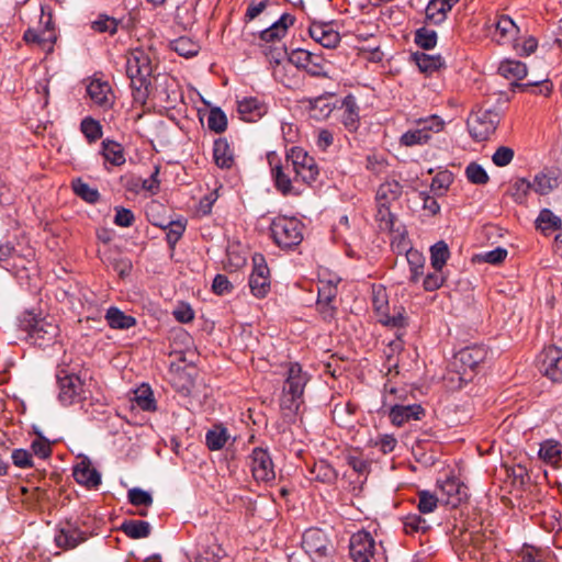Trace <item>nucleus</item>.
Here are the masks:
<instances>
[{
    "label": "nucleus",
    "mask_w": 562,
    "mask_h": 562,
    "mask_svg": "<svg viewBox=\"0 0 562 562\" xmlns=\"http://www.w3.org/2000/svg\"><path fill=\"white\" fill-rule=\"evenodd\" d=\"M126 75L131 80L134 103L143 106L151 87V53L145 48H132L126 54Z\"/></svg>",
    "instance_id": "obj_1"
},
{
    "label": "nucleus",
    "mask_w": 562,
    "mask_h": 562,
    "mask_svg": "<svg viewBox=\"0 0 562 562\" xmlns=\"http://www.w3.org/2000/svg\"><path fill=\"white\" fill-rule=\"evenodd\" d=\"M198 360L193 338L184 329L178 328V393L182 396H193L196 392Z\"/></svg>",
    "instance_id": "obj_2"
},
{
    "label": "nucleus",
    "mask_w": 562,
    "mask_h": 562,
    "mask_svg": "<svg viewBox=\"0 0 562 562\" xmlns=\"http://www.w3.org/2000/svg\"><path fill=\"white\" fill-rule=\"evenodd\" d=\"M293 171L294 182L312 184L319 175V168L313 156L299 146L286 150V168Z\"/></svg>",
    "instance_id": "obj_3"
},
{
    "label": "nucleus",
    "mask_w": 562,
    "mask_h": 562,
    "mask_svg": "<svg viewBox=\"0 0 562 562\" xmlns=\"http://www.w3.org/2000/svg\"><path fill=\"white\" fill-rule=\"evenodd\" d=\"M304 225L296 217L279 216L270 224L273 241L282 249H293L303 240Z\"/></svg>",
    "instance_id": "obj_4"
},
{
    "label": "nucleus",
    "mask_w": 562,
    "mask_h": 562,
    "mask_svg": "<svg viewBox=\"0 0 562 562\" xmlns=\"http://www.w3.org/2000/svg\"><path fill=\"white\" fill-rule=\"evenodd\" d=\"M21 328L26 331L34 344L45 346L58 335V326L47 318H40L32 312H24L20 318Z\"/></svg>",
    "instance_id": "obj_5"
},
{
    "label": "nucleus",
    "mask_w": 562,
    "mask_h": 562,
    "mask_svg": "<svg viewBox=\"0 0 562 562\" xmlns=\"http://www.w3.org/2000/svg\"><path fill=\"white\" fill-rule=\"evenodd\" d=\"M445 122L437 115L422 117L416 121V127L406 131L400 138V144L406 147L425 145L431 139V133L443 128Z\"/></svg>",
    "instance_id": "obj_6"
},
{
    "label": "nucleus",
    "mask_w": 562,
    "mask_h": 562,
    "mask_svg": "<svg viewBox=\"0 0 562 562\" xmlns=\"http://www.w3.org/2000/svg\"><path fill=\"white\" fill-rule=\"evenodd\" d=\"M56 378L59 386L58 398L63 405H72L87 397L86 383L78 374L60 369Z\"/></svg>",
    "instance_id": "obj_7"
},
{
    "label": "nucleus",
    "mask_w": 562,
    "mask_h": 562,
    "mask_svg": "<svg viewBox=\"0 0 562 562\" xmlns=\"http://www.w3.org/2000/svg\"><path fill=\"white\" fill-rule=\"evenodd\" d=\"M499 114L492 109L473 111L468 121V130L476 142L486 140L499 124Z\"/></svg>",
    "instance_id": "obj_8"
},
{
    "label": "nucleus",
    "mask_w": 562,
    "mask_h": 562,
    "mask_svg": "<svg viewBox=\"0 0 562 562\" xmlns=\"http://www.w3.org/2000/svg\"><path fill=\"white\" fill-rule=\"evenodd\" d=\"M289 61L312 77L329 78L328 63L321 54L296 48L289 53Z\"/></svg>",
    "instance_id": "obj_9"
},
{
    "label": "nucleus",
    "mask_w": 562,
    "mask_h": 562,
    "mask_svg": "<svg viewBox=\"0 0 562 562\" xmlns=\"http://www.w3.org/2000/svg\"><path fill=\"white\" fill-rule=\"evenodd\" d=\"M540 373L554 383H562V349L557 346L544 347L538 356Z\"/></svg>",
    "instance_id": "obj_10"
},
{
    "label": "nucleus",
    "mask_w": 562,
    "mask_h": 562,
    "mask_svg": "<svg viewBox=\"0 0 562 562\" xmlns=\"http://www.w3.org/2000/svg\"><path fill=\"white\" fill-rule=\"evenodd\" d=\"M252 263L254 267L248 281L250 292L254 296L263 299L270 291V270L261 254L254 255Z\"/></svg>",
    "instance_id": "obj_11"
},
{
    "label": "nucleus",
    "mask_w": 562,
    "mask_h": 562,
    "mask_svg": "<svg viewBox=\"0 0 562 562\" xmlns=\"http://www.w3.org/2000/svg\"><path fill=\"white\" fill-rule=\"evenodd\" d=\"M374 549L375 541L369 531L360 530L351 536L349 550L355 562H370V559L378 562L374 557Z\"/></svg>",
    "instance_id": "obj_12"
},
{
    "label": "nucleus",
    "mask_w": 562,
    "mask_h": 562,
    "mask_svg": "<svg viewBox=\"0 0 562 562\" xmlns=\"http://www.w3.org/2000/svg\"><path fill=\"white\" fill-rule=\"evenodd\" d=\"M250 468L257 482H271L276 479L274 465L267 449L257 447L250 454Z\"/></svg>",
    "instance_id": "obj_13"
},
{
    "label": "nucleus",
    "mask_w": 562,
    "mask_h": 562,
    "mask_svg": "<svg viewBox=\"0 0 562 562\" xmlns=\"http://www.w3.org/2000/svg\"><path fill=\"white\" fill-rule=\"evenodd\" d=\"M295 23V16L290 13H283L279 20L273 22L269 27L258 33L261 45H274L282 43V38L288 34V30Z\"/></svg>",
    "instance_id": "obj_14"
},
{
    "label": "nucleus",
    "mask_w": 562,
    "mask_h": 562,
    "mask_svg": "<svg viewBox=\"0 0 562 562\" xmlns=\"http://www.w3.org/2000/svg\"><path fill=\"white\" fill-rule=\"evenodd\" d=\"M328 544L329 541L321 529L311 528L303 533L302 548L313 560L327 557Z\"/></svg>",
    "instance_id": "obj_15"
},
{
    "label": "nucleus",
    "mask_w": 562,
    "mask_h": 562,
    "mask_svg": "<svg viewBox=\"0 0 562 562\" xmlns=\"http://www.w3.org/2000/svg\"><path fill=\"white\" fill-rule=\"evenodd\" d=\"M269 165L271 168V177L274 183L276 189L282 195L295 194L297 195L300 192L294 189L293 186V177L290 173H286L283 164L280 161L278 156L274 153H270L268 155Z\"/></svg>",
    "instance_id": "obj_16"
},
{
    "label": "nucleus",
    "mask_w": 562,
    "mask_h": 562,
    "mask_svg": "<svg viewBox=\"0 0 562 562\" xmlns=\"http://www.w3.org/2000/svg\"><path fill=\"white\" fill-rule=\"evenodd\" d=\"M310 380L299 362H289L282 392L304 397L305 386Z\"/></svg>",
    "instance_id": "obj_17"
},
{
    "label": "nucleus",
    "mask_w": 562,
    "mask_h": 562,
    "mask_svg": "<svg viewBox=\"0 0 562 562\" xmlns=\"http://www.w3.org/2000/svg\"><path fill=\"white\" fill-rule=\"evenodd\" d=\"M87 539V533L70 522L61 524L54 537L55 544L63 550L75 549Z\"/></svg>",
    "instance_id": "obj_18"
},
{
    "label": "nucleus",
    "mask_w": 562,
    "mask_h": 562,
    "mask_svg": "<svg viewBox=\"0 0 562 562\" xmlns=\"http://www.w3.org/2000/svg\"><path fill=\"white\" fill-rule=\"evenodd\" d=\"M340 123L349 133H356L360 127V106L357 98L349 93L340 102Z\"/></svg>",
    "instance_id": "obj_19"
},
{
    "label": "nucleus",
    "mask_w": 562,
    "mask_h": 562,
    "mask_svg": "<svg viewBox=\"0 0 562 562\" xmlns=\"http://www.w3.org/2000/svg\"><path fill=\"white\" fill-rule=\"evenodd\" d=\"M487 353L488 351L485 346L472 345L458 351L454 359L460 363L461 369H463L464 372H467V370L474 371L479 364L484 362Z\"/></svg>",
    "instance_id": "obj_20"
},
{
    "label": "nucleus",
    "mask_w": 562,
    "mask_h": 562,
    "mask_svg": "<svg viewBox=\"0 0 562 562\" xmlns=\"http://www.w3.org/2000/svg\"><path fill=\"white\" fill-rule=\"evenodd\" d=\"M425 416V409L419 404L393 405L389 417L394 426L401 427L409 420H420Z\"/></svg>",
    "instance_id": "obj_21"
},
{
    "label": "nucleus",
    "mask_w": 562,
    "mask_h": 562,
    "mask_svg": "<svg viewBox=\"0 0 562 562\" xmlns=\"http://www.w3.org/2000/svg\"><path fill=\"white\" fill-rule=\"evenodd\" d=\"M49 22H47V25L43 30H34L29 29L25 31L23 35V40L27 44H35L37 45L42 50L49 54L54 50V44L57 40L56 33L54 29H50Z\"/></svg>",
    "instance_id": "obj_22"
},
{
    "label": "nucleus",
    "mask_w": 562,
    "mask_h": 562,
    "mask_svg": "<svg viewBox=\"0 0 562 562\" xmlns=\"http://www.w3.org/2000/svg\"><path fill=\"white\" fill-rule=\"evenodd\" d=\"M74 477L80 485L95 488L101 484V474L87 459L81 460L74 469Z\"/></svg>",
    "instance_id": "obj_23"
},
{
    "label": "nucleus",
    "mask_w": 562,
    "mask_h": 562,
    "mask_svg": "<svg viewBox=\"0 0 562 562\" xmlns=\"http://www.w3.org/2000/svg\"><path fill=\"white\" fill-rule=\"evenodd\" d=\"M87 93L102 109H109L113 104V93L106 81L92 80L87 87Z\"/></svg>",
    "instance_id": "obj_24"
},
{
    "label": "nucleus",
    "mask_w": 562,
    "mask_h": 562,
    "mask_svg": "<svg viewBox=\"0 0 562 562\" xmlns=\"http://www.w3.org/2000/svg\"><path fill=\"white\" fill-rule=\"evenodd\" d=\"M409 59L418 67L420 72L428 76L446 67L445 59L440 55L415 52L411 54Z\"/></svg>",
    "instance_id": "obj_25"
},
{
    "label": "nucleus",
    "mask_w": 562,
    "mask_h": 562,
    "mask_svg": "<svg viewBox=\"0 0 562 562\" xmlns=\"http://www.w3.org/2000/svg\"><path fill=\"white\" fill-rule=\"evenodd\" d=\"M403 192L402 184L396 180H386L381 183L375 193L376 205H389L397 201Z\"/></svg>",
    "instance_id": "obj_26"
},
{
    "label": "nucleus",
    "mask_w": 562,
    "mask_h": 562,
    "mask_svg": "<svg viewBox=\"0 0 562 562\" xmlns=\"http://www.w3.org/2000/svg\"><path fill=\"white\" fill-rule=\"evenodd\" d=\"M441 490L448 495V503L457 507L469 498L468 486L457 479H448L442 485Z\"/></svg>",
    "instance_id": "obj_27"
},
{
    "label": "nucleus",
    "mask_w": 562,
    "mask_h": 562,
    "mask_svg": "<svg viewBox=\"0 0 562 562\" xmlns=\"http://www.w3.org/2000/svg\"><path fill=\"white\" fill-rule=\"evenodd\" d=\"M33 256L34 252L32 249H29L26 254L21 256L9 243L0 244V266L2 267H7L10 265V261H12L13 267H21L24 269V261L30 262Z\"/></svg>",
    "instance_id": "obj_28"
},
{
    "label": "nucleus",
    "mask_w": 562,
    "mask_h": 562,
    "mask_svg": "<svg viewBox=\"0 0 562 562\" xmlns=\"http://www.w3.org/2000/svg\"><path fill=\"white\" fill-rule=\"evenodd\" d=\"M279 402L283 418L288 423H295L300 408L304 404V397L281 392Z\"/></svg>",
    "instance_id": "obj_29"
},
{
    "label": "nucleus",
    "mask_w": 562,
    "mask_h": 562,
    "mask_svg": "<svg viewBox=\"0 0 562 562\" xmlns=\"http://www.w3.org/2000/svg\"><path fill=\"white\" fill-rule=\"evenodd\" d=\"M213 158L217 167L229 169L234 165V153L226 138H218L214 142Z\"/></svg>",
    "instance_id": "obj_30"
},
{
    "label": "nucleus",
    "mask_w": 562,
    "mask_h": 562,
    "mask_svg": "<svg viewBox=\"0 0 562 562\" xmlns=\"http://www.w3.org/2000/svg\"><path fill=\"white\" fill-rule=\"evenodd\" d=\"M238 112L248 122H255L266 113L265 105L257 98H245L238 101Z\"/></svg>",
    "instance_id": "obj_31"
},
{
    "label": "nucleus",
    "mask_w": 562,
    "mask_h": 562,
    "mask_svg": "<svg viewBox=\"0 0 562 562\" xmlns=\"http://www.w3.org/2000/svg\"><path fill=\"white\" fill-rule=\"evenodd\" d=\"M229 439L227 428L222 424L217 423L206 431L205 446L211 451L221 450Z\"/></svg>",
    "instance_id": "obj_32"
},
{
    "label": "nucleus",
    "mask_w": 562,
    "mask_h": 562,
    "mask_svg": "<svg viewBox=\"0 0 562 562\" xmlns=\"http://www.w3.org/2000/svg\"><path fill=\"white\" fill-rule=\"evenodd\" d=\"M536 228L546 236L554 231L562 229V220L550 209H542L536 220Z\"/></svg>",
    "instance_id": "obj_33"
},
{
    "label": "nucleus",
    "mask_w": 562,
    "mask_h": 562,
    "mask_svg": "<svg viewBox=\"0 0 562 562\" xmlns=\"http://www.w3.org/2000/svg\"><path fill=\"white\" fill-rule=\"evenodd\" d=\"M562 446L554 439H547L540 443L539 458L553 465L559 467L561 462Z\"/></svg>",
    "instance_id": "obj_34"
},
{
    "label": "nucleus",
    "mask_w": 562,
    "mask_h": 562,
    "mask_svg": "<svg viewBox=\"0 0 562 562\" xmlns=\"http://www.w3.org/2000/svg\"><path fill=\"white\" fill-rule=\"evenodd\" d=\"M119 529L131 539H143L150 535L151 526L145 520L128 519Z\"/></svg>",
    "instance_id": "obj_35"
},
{
    "label": "nucleus",
    "mask_w": 562,
    "mask_h": 562,
    "mask_svg": "<svg viewBox=\"0 0 562 562\" xmlns=\"http://www.w3.org/2000/svg\"><path fill=\"white\" fill-rule=\"evenodd\" d=\"M558 186L559 179L551 171H541L537 173L531 182L532 190L540 195L549 194Z\"/></svg>",
    "instance_id": "obj_36"
},
{
    "label": "nucleus",
    "mask_w": 562,
    "mask_h": 562,
    "mask_svg": "<svg viewBox=\"0 0 562 562\" xmlns=\"http://www.w3.org/2000/svg\"><path fill=\"white\" fill-rule=\"evenodd\" d=\"M101 147V154L106 162L113 166H121L125 162L124 149L121 144L105 139Z\"/></svg>",
    "instance_id": "obj_37"
},
{
    "label": "nucleus",
    "mask_w": 562,
    "mask_h": 562,
    "mask_svg": "<svg viewBox=\"0 0 562 562\" xmlns=\"http://www.w3.org/2000/svg\"><path fill=\"white\" fill-rule=\"evenodd\" d=\"M405 256L411 271L409 281L416 283L424 274L425 257L422 252L414 248L406 249Z\"/></svg>",
    "instance_id": "obj_38"
},
{
    "label": "nucleus",
    "mask_w": 562,
    "mask_h": 562,
    "mask_svg": "<svg viewBox=\"0 0 562 562\" xmlns=\"http://www.w3.org/2000/svg\"><path fill=\"white\" fill-rule=\"evenodd\" d=\"M498 74L506 79L521 80L527 76V66L519 60H504L499 64Z\"/></svg>",
    "instance_id": "obj_39"
},
{
    "label": "nucleus",
    "mask_w": 562,
    "mask_h": 562,
    "mask_svg": "<svg viewBox=\"0 0 562 562\" xmlns=\"http://www.w3.org/2000/svg\"><path fill=\"white\" fill-rule=\"evenodd\" d=\"M105 319L111 328L128 329L135 325V318L124 314L116 307H110L106 311Z\"/></svg>",
    "instance_id": "obj_40"
},
{
    "label": "nucleus",
    "mask_w": 562,
    "mask_h": 562,
    "mask_svg": "<svg viewBox=\"0 0 562 562\" xmlns=\"http://www.w3.org/2000/svg\"><path fill=\"white\" fill-rule=\"evenodd\" d=\"M430 263L434 270H442L450 257V250L445 240L434 244L430 249Z\"/></svg>",
    "instance_id": "obj_41"
},
{
    "label": "nucleus",
    "mask_w": 562,
    "mask_h": 562,
    "mask_svg": "<svg viewBox=\"0 0 562 562\" xmlns=\"http://www.w3.org/2000/svg\"><path fill=\"white\" fill-rule=\"evenodd\" d=\"M448 9L439 0H430L425 10L426 22L440 25L447 19Z\"/></svg>",
    "instance_id": "obj_42"
},
{
    "label": "nucleus",
    "mask_w": 562,
    "mask_h": 562,
    "mask_svg": "<svg viewBox=\"0 0 562 562\" xmlns=\"http://www.w3.org/2000/svg\"><path fill=\"white\" fill-rule=\"evenodd\" d=\"M438 35L435 30L426 26L419 27L415 31L414 42L424 50H430L437 45Z\"/></svg>",
    "instance_id": "obj_43"
},
{
    "label": "nucleus",
    "mask_w": 562,
    "mask_h": 562,
    "mask_svg": "<svg viewBox=\"0 0 562 562\" xmlns=\"http://www.w3.org/2000/svg\"><path fill=\"white\" fill-rule=\"evenodd\" d=\"M379 322L386 327L396 329V333L405 331L407 327V317L405 310L400 307L394 315H390L389 311L379 318Z\"/></svg>",
    "instance_id": "obj_44"
},
{
    "label": "nucleus",
    "mask_w": 562,
    "mask_h": 562,
    "mask_svg": "<svg viewBox=\"0 0 562 562\" xmlns=\"http://www.w3.org/2000/svg\"><path fill=\"white\" fill-rule=\"evenodd\" d=\"M518 26L508 15H502L496 23V36L498 43H505L518 33Z\"/></svg>",
    "instance_id": "obj_45"
},
{
    "label": "nucleus",
    "mask_w": 562,
    "mask_h": 562,
    "mask_svg": "<svg viewBox=\"0 0 562 562\" xmlns=\"http://www.w3.org/2000/svg\"><path fill=\"white\" fill-rule=\"evenodd\" d=\"M510 196L518 204H525L527 202V196L532 190L531 181L526 178H518L515 182L510 184Z\"/></svg>",
    "instance_id": "obj_46"
},
{
    "label": "nucleus",
    "mask_w": 562,
    "mask_h": 562,
    "mask_svg": "<svg viewBox=\"0 0 562 562\" xmlns=\"http://www.w3.org/2000/svg\"><path fill=\"white\" fill-rule=\"evenodd\" d=\"M375 221L381 231L393 232L396 216L391 212V206L376 205Z\"/></svg>",
    "instance_id": "obj_47"
},
{
    "label": "nucleus",
    "mask_w": 562,
    "mask_h": 562,
    "mask_svg": "<svg viewBox=\"0 0 562 562\" xmlns=\"http://www.w3.org/2000/svg\"><path fill=\"white\" fill-rule=\"evenodd\" d=\"M403 529L406 535H413L419 531L426 532L430 529V526L420 515L411 514L404 518Z\"/></svg>",
    "instance_id": "obj_48"
},
{
    "label": "nucleus",
    "mask_w": 562,
    "mask_h": 562,
    "mask_svg": "<svg viewBox=\"0 0 562 562\" xmlns=\"http://www.w3.org/2000/svg\"><path fill=\"white\" fill-rule=\"evenodd\" d=\"M372 306L379 318L389 311L387 293L384 286L373 285L372 288Z\"/></svg>",
    "instance_id": "obj_49"
},
{
    "label": "nucleus",
    "mask_w": 562,
    "mask_h": 562,
    "mask_svg": "<svg viewBox=\"0 0 562 562\" xmlns=\"http://www.w3.org/2000/svg\"><path fill=\"white\" fill-rule=\"evenodd\" d=\"M80 130L89 143H94L102 137L101 124L90 116L81 121Z\"/></svg>",
    "instance_id": "obj_50"
},
{
    "label": "nucleus",
    "mask_w": 562,
    "mask_h": 562,
    "mask_svg": "<svg viewBox=\"0 0 562 562\" xmlns=\"http://www.w3.org/2000/svg\"><path fill=\"white\" fill-rule=\"evenodd\" d=\"M133 401L143 411H153L155 408L153 392L148 385L143 384L136 389Z\"/></svg>",
    "instance_id": "obj_51"
},
{
    "label": "nucleus",
    "mask_w": 562,
    "mask_h": 562,
    "mask_svg": "<svg viewBox=\"0 0 562 562\" xmlns=\"http://www.w3.org/2000/svg\"><path fill=\"white\" fill-rule=\"evenodd\" d=\"M74 192L82 200L89 203H95L100 199V193L95 188L90 187L81 179H77L72 182Z\"/></svg>",
    "instance_id": "obj_52"
},
{
    "label": "nucleus",
    "mask_w": 562,
    "mask_h": 562,
    "mask_svg": "<svg viewBox=\"0 0 562 562\" xmlns=\"http://www.w3.org/2000/svg\"><path fill=\"white\" fill-rule=\"evenodd\" d=\"M311 473L314 475L315 480L323 483L331 482L336 479V472L334 468L325 460L315 462L311 469Z\"/></svg>",
    "instance_id": "obj_53"
},
{
    "label": "nucleus",
    "mask_w": 562,
    "mask_h": 562,
    "mask_svg": "<svg viewBox=\"0 0 562 562\" xmlns=\"http://www.w3.org/2000/svg\"><path fill=\"white\" fill-rule=\"evenodd\" d=\"M207 127L215 133H223L227 128V117L220 108H213L207 115Z\"/></svg>",
    "instance_id": "obj_54"
},
{
    "label": "nucleus",
    "mask_w": 562,
    "mask_h": 562,
    "mask_svg": "<svg viewBox=\"0 0 562 562\" xmlns=\"http://www.w3.org/2000/svg\"><path fill=\"white\" fill-rule=\"evenodd\" d=\"M261 50L268 61L270 64H276L277 66L284 59L285 56L289 57L286 52V47L284 44L279 43L274 45H261Z\"/></svg>",
    "instance_id": "obj_55"
},
{
    "label": "nucleus",
    "mask_w": 562,
    "mask_h": 562,
    "mask_svg": "<svg viewBox=\"0 0 562 562\" xmlns=\"http://www.w3.org/2000/svg\"><path fill=\"white\" fill-rule=\"evenodd\" d=\"M418 496V504L417 508L420 514H429L434 513L436 508L438 507V497L430 493L429 491H419L417 493Z\"/></svg>",
    "instance_id": "obj_56"
},
{
    "label": "nucleus",
    "mask_w": 562,
    "mask_h": 562,
    "mask_svg": "<svg viewBox=\"0 0 562 562\" xmlns=\"http://www.w3.org/2000/svg\"><path fill=\"white\" fill-rule=\"evenodd\" d=\"M465 176L473 184H486L490 180L485 169L476 162H471L467 166Z\"/></svg>",
    "instance_id": "obj_57"
},
{
    "label": "nucleus",
    "mask_w": 562,
    "mask_h": 562,
    "mask_svg": "<svg viewBox=\"0 0 562 562\" xmlns=\"http://www.w3.org/2000/svg\"><path fill=\"white\" fill-rule=\"evenodd\" d=\"M119 22L109 15H99L97 20L91 23V29L99 33L114 34L117 31Z\"/></svg>",
    "instance_id": "obj_58"
},
{
    "label": "nucleus",
    "mask_w": 562,
    "mask_h": 562,
    "mask_svg": "<svg viewBox=\"0 0 562 562\" xmlns=\"http://www.w3.org/2000/svg\"><path fill=\"white\" fill-rule=\"evenodd\" d=\"M128 502L134 506H144L148 508L153 505V496L147 491L139 487H133L127 492Z\"/></svg>",
    "instance_id": "obj_59"
},
{
    "label": "nucleus",
    "mask_w": 562,
    "mask_h": 562,
    "mask_svg": "<svg viewBox=\"0 0 562 562\" xmlns=\"http://www.w3.org/2000/svg\"><path fill=\"white\" fill-rule=\"evenodd\" d=\"M36 435L37 438L31 445V453L41 459H47L52 454V445L41 432L36 431Z\"/></svg>",
    "instance_id": "obj_60"
},
{
    "label": "nucleus",
    "mask_w": 562,
    "mask_h": 562,
    "mask_svg": "<svg viewBox=\"0 0 562 562\" xmlns=\"http://www.w3.org/2000/svg\"><path fill=\"white\" fill-rule=\"evenodd\" d=\"M446 276L442 270H434L427 273L423 281V288L427 292H432L442 286Z\"/></svg>",
    "instance_id": "obj_61"
},
{
    "label": "nucleus",
    "mask_w": 562,
    "mask_h": 562,
    "mask_svg": "<svg viewBox=\"0 0 562 562\" xmlns=\"http://www.w3.org/2000/svg\"><path fill=\"white\" fill-rule=\"evenodd\" d=\"M200 50V45L187 36H178V56L190 58Z\"/></svg>",
    "instance_id": "obj_62"
},
{
    "label": "nucleus",
    "mask_w": 562,
    "mask_h": 562,
    "mask_svg": "<svg viewBox=\"0 0 562 562\" xmlns=\"http://www.w3.org/2000/svg\"><path fill=\"white\" fill-rule=\"evenodd\" d=\"M515 156L514 150L507 146H499L492 156V161L497 167L509 165Z\"/></svg>",
    "instance_id": "obj_63"
},
{
    "label": "nucleus",
    "mask_w": 562,
    "mask_h": 562,
    "mask_svg": "<svg viewBox=\"0 0 562 562\" xmlns=\"http://www.w3.org/2000/svg\"><path fill=\"white\" fill-rule=\"evenodd\" d=\"M12 462L20 469L33 467L32 453L25 449H14L11 453Z\"/></svg>",
    "instance_id": "obj_64"
}]
</instances>
